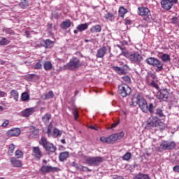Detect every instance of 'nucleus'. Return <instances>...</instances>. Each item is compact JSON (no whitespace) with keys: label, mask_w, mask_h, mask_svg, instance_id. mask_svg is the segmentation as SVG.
I'll list each match as a JSON object with an SVG mask.
<instances>
[{"label":"nucleus","mask_w":179,"mask_h":179,"mask_svg":"<svg viewBox=\"0 0 179 179\" xmlns=\"http://www.w3.org/2000/svg\"><path fill=\"white\" fill-rule=\"evenodd\" d=\"M10 94L13 97L14 100H15V101H19V92H17L16 90H11Z\"/></svg>","instance_id":"a878e982"},{"label":"nucleus","mask_w":179,"mask_h":179,"mask_svg":"<svg viewBox=\"0 0 179 179\" xmlns=\"http://www.w3.org/2000/svg\"><path fill=\"white\" fill-rule=\"evenodd\" d=\"M162 8L165 10H170L173 8V1L170 0H162L161 1Z\"/></svg>","instance_id":"4468645a"},{"label":"nucleus","mask_w":179,"mask_h":179,"mask_svg":"<svg viewBox=\"0 0 179 179\" xmlns=\"http://www.w3.org/2000/svg\"><path fill=\"white\" fill-rule=\"evenodd\" d=\"M10 43V41L6 38L0 37V45H8Z\"/></svg>","instance_id":"7c9ffc66"},{"label":"nucleus","mask_w":179,"mask_h":179,"mask_svg":"<svg viewBox=\"0 0 179 179\" xmlns=\"http://www.w3.org/2000/svg\"><path fill=\"white\" fill-rule=\"evenodd\" d=\"M45 150L48 152V153H54L55 152V147H54V145L47 143H45Z\"/></svg>","instance_id":"aec40b11"},{"label":"nucleus","mask_w":179,"mask_h":179,"mask_svg":"<svg viewBox=\"0 0 179 179\" xmlns=\"http://www.w3.org/2000/svg\"><path fill=\"white\" fill-rule=\"evenodd\" d=\"M40 145H42L43 148H45V137H42L40 141Z\"/></svg>","instance_id":"de8ad7c7"},{"label":"nucleus","mask_w":179,"mask_h":179,"mask_svg":"<svg viewBox=\"0 0 179 179\" xmlns=\"http://www.w3.org/2000/svg\"><path fill=\"white\" fill-rule=\"evenodd\" d=\"M122 80H124V82H127V83H129V82H131V78L128 76L122 77Z\"/></svg>","instance_id":"a18cd8bd"},{"label":"nucleus","mask_w":179,"mask_h":179,"mask_svg":"<svg viewBox=\"0 0 179 179\" xmlns=\"http://www.w3.org/2000/svg\"><path fill=\"white\" fill-rule=\"evenodd\" d=\"M132 104L135 106H139L143 113H148V111L151 113V114L153 113V103L148 105L146 99L139 95L133 97Z\"/></svg>","instance_id":"f257e3e1"},{"label":"nucleus","mask_w":179,"mask_h":179,"mask_svg":"<svg viewBox=\"0 0 179 179\" xmlns=\"http://www.w3.org/2000/svg\"><path fill=\"white\" fill-rule=\"evenodd\" d=\"M90 128L91 129H94V127H93V126H90Z\"/></svg>","instance_id":"0e129e2a"},{"label":"nucleus","mask_w":179,"mask_h":179,"mask_svg":"<svg viewBox=\"0 0 179 179\" xmlns=\"http://www.w3.org/2000/svg\"><path fill=\"white\" fill-rule=\"evenodd\" d=\"M172 22H173V23H177V17H173L172 19Z\"/></svg>","instance_id":"13d9d810"},{"label":"nucleus","mask_w":179,"mask_h":179,"mask_svg":"<svg viewBox=\"0 0 179 179\" xmlns=\"http://www.w3.org/2000/svg\"><path fill=\"white\" fill-rule=\"evenodd\" d=\"M20 135V129L14 128L7 131V136H19Z\"/></svg>","instance_id":"f3484780"},{"label":"nucleus","mask_w":179,"mask_h":179,"mask_svg":"<svg viewBox=\"0 0 179 179\" xmlns=\"http://www.w3.org/2000/svg\"><path fill=\"white\" fill-rule=\"evenodd\" d=\"M78 31H79V30H78V29H77V30H76H76H74V33H75V34H78Z\"/></svg>","instance_id":"e2e57ef3"},{"label":"nucleus","mask_w":179,"mask_h":179,"mask_svg":"<svg viewBox=\"0 0 179 179\" xmlns=\"http://www.w3.org/2000/svg\"><path fill=\"white\" fill-rule=\"evenodd\" d=\"M54 97V92L50 91L45 96V99H52Z\"/></svg>","instance_id":"c03bdc74"},{"label":"nucleus","mask_w":179,"mask_h":179,"mask_svg":"<svg viewBox=\"0 0 179 179\" xmlns=\"http://www.w3.org/2000/svg\"><path fill=\"white\" fill-rule=\"evenodd\" d=\"M69 157V152L68 151L63 152L59 154V160L60 162H65L66 159Z\"/></svg>","instance_id":"412c9836"},{"label":"nucleus","mask_w":179,"mask_h":179,"mask_svg":"<svg viewBox=\"0 0 179 179\" xmlns=\"http://www.w3.org/2000/svg\"><path fill=\"white\" fill-rule=\"evenodd\" d=\"M117 47H119V48H120V45H117Z\"/></svg>","instance_id":"338daca9"},{"label":"nucleus","mask_w":179,"mask_h":179,"mask_svg":"<svg viewBox=\"0 0 179 179\" xmlns=\"http://www.w3.org/2000/svg\"><path fill=\"white\" fill-rule=\"evenodd\" d=\"M124 135L125 134L123 131H121L120 133L109 136V143H114L116 141L122 139Z\"/></svg>","instance_id":"9b49d317"},{"label":"nucleus","mask_w":179,"mask_h":179,"mask_svg":"<svg viewBox=\"0 0 179 179\" xmlns=\"http://www.w3.org/2000/svg\"><path fill=\"white\" fill-rule=\"evenodd\" d=\"M119 93L122 97H127L131 94V87L127 85H121L119 86Z\"/></svg>","instance_id":"39448f33"},{"label":"nucleus","mask_w":179,"mask_h":179,"mask_svg":"<svg viewBox=\"0 0 179 179\" xmlns=\"http://www.w3.org/2000/svg\"><path fill=\"white\" fill-rule=\"evenodd\" d=\"M8 125H9V120H6L3 122L1 127H3V128H6Z\"/></svg>","instance_id":"8fccbe9b"},{"label":"nucleus","mask_w":179,"mask_h":179,"mask_svg":"<svg viewBox=\"0 0 179 179\" xmlns=\"http://www.w3.org/2000/svg\"><path fill=\"white\" fill-rule=\"evenodd\" d=\"M58 171V168H55V167H52V166H47L45 167V171Z\"/></svg>","instance_id":"a19ab883"},{"label":"nucleus","mask_w":179,"mask_h":179,"mask_svg":"<svg viewBox=\"0 0 179 179\" xmlns=\"http://www.w3.org/2000/svg\"><path fill=\"white\" fill-rule=\"evenodd\" d=\"M25 34H26L27 37H29V36H30V33L28 31H25Z\"/></svg>","instance_id":"052dcab7"},{"label":"nucleus","mask_w":179,"mask_h":179,"mask_svg":"<svg viewBox=\"0 0 179 179\" xmlns=\"http://www.w3.org/2000/svg\"><path fill=\"white\" fill-rule=\"evenodd\" d=\"M19 6L22 9H26V8L29 6V0H22V1L19 3Z\"/></svg>","instance_id":"c85d7f7f"},{"label":"nucleus","mask_w":179,"mask_h":179,"mask_svg":"<svg viewBox=\"0 0 179 179\" xmlns=\"http://www.w3.org/2000/svg\"><path fill=\"white\" fill-rule=\"evenodd\" d=\"M126 24H131V20H126Z\"/></svg>","instance_id":"bf43d9fd"},{"label":"nucleus","mask_w":179,"mask_h":179,"mask_svg":"<svg viewBox=\"0 0 179 179\" xmlns=\"http://www.w3.org/2000/svg\"><path fill=\"white\" fill-rule=\"evenodd\" d=\"M129 59L131 62L138 64V62H141L142 59H143V57H142V55H141V54L136 52L131 53L129 56Z\"/></svg>","instance_id":"6e6552de"},{"label":"nucleus","mask_w":179,"mask_h":179,"mask_svg":"<svg viewBox=\"0 0 179 179\" xmlns=\"http://www.w3.org/2000/svg\"><path fill=\"white\" fill-rule=\"evenodd\" d=\"M47 134L48 136H53V138H59L62 135V131L52 127V124H50L49 127L48 128Z\"/></svg>","instance_id":"7ed1b4c3"},{"label":"nucleus","mask_w":179,"mask_h":179,"mask_svg":"<svg viewBox=\"0 0 179 179\" xmlns=\"http://www.w3.org/2000/svg\"><path fill=\"white\" fill-rule=\"evenodd\" d=\"M41 68V62H38L36 66H35V69H40Z\"/></svg>","instance_id":"864d4df0"},{"label":"nucleus","mask_w":179,"mask_h":179,"mask_svg":"<svg viewBox=\"0 0 179 179\" xmlns=\"http://www.w3.org/2000/svg\"><path fill=\"white\" fill-rule=\"evenodd\" d=\"M118 13H119V16L120 17H122V19H124L126 13H128V10L125 9L124 6H121L119 8Z\"/></svg>","instance_id":"5701e85b"},{"label":"nucleus","mask_w":179,"mask_h":179,"mask_svg":"<svg viewBox=\"0 0 179 179\" xmlns=\"http://www.w3.org/2000/svg\"><path fill=\"white\" fill-rule=\"evenodd\" d=\"M147 64L148 65H152V66H155L157 68V71H162L163 69V63L160 62V60L155 58L150 57L146 59Z\"/></svg>","instance_id":"f03ea898"},{"label":"nucleus","mask_w":179,"mask_h":179,"mask_svg":"<svg viewBox=\"0 0 179 179\" xmlns=\"http://www.w3.org/2000/svg\"><path fill=\"white\" fill-rule=\"evenodd\" d=\"M30 132L32 134V135H38V129H36L34 126H31Z\"/></svg>","instance_id":"4c0bfd02"},{"label":"nucleus","mask_w":179,"mask_h":179,"mask_svg":"<svg viewBox=\"0 0 179 179\" xmlns=\"http://www.w3.org/2000/svg\"><path fill=\"white\" fill-rule=\"evenodd\" d=\"M113 70L119 75H125V71L118 66H113Z\"/></svg>","instance_id":"c756f323"},{"label":"nucleus","mask_w":179,"mask_h":179,"mask_svg":"<svg viewBox=\"0 0 179 179\" xmlns=\"http://www.w3.org/2000/svg\"><path fill=\"white\" fill-rule=\"evenodd\" d=\"M85 163L90 166H94V157H85Z\"/></svg>","instance_id":"bb28decb"},{"label":"nucleus","mask_w":179,"mask_h":179,"mask_svg":"<svg viewBox=\"0 0 179 179\" xmlns=\"http://www.w3.org/2000/svg\"><path fill=\"white\" fill-rule=\"evenodd\" d=\"M156 114L159 117H164V114L163 113V110H162V109H157Z\"/></svg>","instance_id":"49530a36"},{"label":"nucleus","mask_w":179,"mask_h":179,"mask_svg":"<svg viewBox=\"0 0 179 179\" xmlns=\"http://www.w3.org/2000/svg\"><path fill=\"white\" fill-rule=\"evenodd\" d=\"M46 48H52L54 47V41L49 39L45 41Z\"/></svg>","instance_id":"f704fd0d"},{"label":"nucleus","mask_w":179,"mask_h":179,"mask_svg":"<svg viewBox=\"0 0 179 179\" xmlns=\"http://www.w3.org/2000/svg\"><path fill=\"white\" fill-rule=\"evenodd\" d=\"M134 179H150V178L146 174L139 173L134 177Z\"/></svg>","instance_id":"2f4dec72"},{"label":"nucleus","mask_w":179,"mask_h":179,"mask_svg":"<svg viewBox=\"0 0 179 179\" xmlns=\"http://www.w3.org/2000/svg\"><path fill=\"white\" fill-rule=\"evenodd\" d=\"M160 146L164 150H170L174 149V148H176V144L174 143V142L170 143V142H167V141H164L161 143Z\"/></svg>","instance_id":"ddd939ff"},{"label":"nucleus","mask_w":179,"mask_h":179,"mask_svg":"<svg viewBox=\"0 0 179 179\" xmlns=\"http://www.w3.org/2000/svg\"><path fill=\"white\" fill-rule=\"evenodd\" d=\"M91 33H100L101 31V26L100 25H95L91 27L90 29Z\"/></svg>","instance_id":"b1692460"},{"label":"nucleus","mask_w":179,"mask_h":179,"mask_svg":"<svg viewBox=\"0 0 179 179\" xmlns=\"http://www.w3.org/2000/svg\"><path fill=\"white\" fill-rule=\"evenodd\" d=\"M138 15H139V16H143L144 17L149 18L152 16V13H150V10L147 7L142 6L138 8Z\"/></svg>","instance_id":"0eeeda50"},{"label":"nucleus","mask_w":179,"mask_h":179,"mask_svg":"<svg viewBox=\"0 0 179 179\" xmlns=\"http://www.w3.org/2000/svg\"><path fill=\"white\" fill-rule=\"evenodd\" d=\"M155 80H156V75L152 72H149L147 76V82L148 85H150L155 89H159V85Z\"/></svg>","instance_id":"423d86ee"},{"label":"nucleus","mask_w":179,"mask_h":179,"mask_svg":"<svg viewBox=\"0 0 179 179\" xmlns=\"http://www.w3.org/2000/svg\"><path fill=\"white\" fill-rule=\"evenodd\" d=\"M87 27H89L87 23L81 24L77 27V30H78V31H85V30H87Z\"/></svg>","instance_id":"393cba45"},{"label":"nucleus","mask_w":179,"mask_h":179,"mask_svg":"<svg viewBox=\"0 0 179 179\" xmlns=\"http://www.w3.org/2000/svg\"><path fill=\"white\" fill-rule=\"evenodd\" d=\"M103 162V158L100 157H94V166H97V164H100Z\"/></svg>","instance_id":"72a5a7b5"},{"label":"nucleus","mask_w":179,"mask_h":179,"mask_svg":"<svg viewBox=\"0 0 179 179\" xmlns=\"http://www.w3.org/2000/svg\"><path fill=\"white\" fill-rule=\"evenodd\" d=\"M71 24H72V22H71L70 20H67L62 22L60 26H61L62 29H69V27H71Z\"/></svg>","instance_id":"4be33fe9"},{"label":"nucleus","mask_w":179,"mask_h":179,"mask_svg":"<svg viewBox=\"0 0 179 179\" xmlns=\"http://www.w3.org/2000/svg\"><path fill=\"white\" fill-rule=\"evenodd\" d=\"M100 141L102 142V143H110L109 137L101 136L100 138Z\"/></svg>","instance_id":"ea45409f"},{"label":"nucleus","mask_w":179,"mask_h":179,"mask_svg":"<svg viewBox=\"0 0 179 179\" xmlns=\"http://www.w3.org/2000/svg\"><path fill=\"white\" fill-rule=\"evenodd\" d=\"M106 52H107V48H106V46H103L99 50H98L96 57V58H103V57L106 55Z\"/></svg>","instance_id":"a211bd4d"},{"label":"nucleus","mask_w":179,"mask_h":179,"mask_svg":"<svg viewBox=\"0 0 179 179\" xmlns=\"http://www.w3.org/2000/svg\"><path fill=\"white\" fill-rule=\"evenodd\" d=\"M52 69V64L51 62H47L45 63V71H51Z\"/></svg>","instance_id":"79ce46f5"},{"label":"nucleus","mask_w":179,"mask_h":179,"mask_svg":"<svg viewBox=\"0 0 179 179\" xmlns=\"http://www.w3.org/2000/svg\"><path fill=\"white\" fill-rule=\"evenodd\" d=\"M29 78H33V75H28Z\"/></svg>","instance_id":"69168bd1"},{"label":"nucleus","mask_w":179,"mask_h":179,"mask_svg":"<svg viewBox=\"0 0 179 179\" xmlns=\"http://www.w3.org/2000/svg\"><path fill=\"white\" fill-rule=\"evenodd\" d=\"M157 57L162 61V62H170L171 58L167 53L159 52Z\"/></svg>","instance_id":"dca6fc26"},{"label":"nucleus","mask_w":179,"mask_h":179,"mask_svg":"<svg viewBox=\"0 0 179 179\" xmlns=\"http://www.w3.org/2000/svg\"><path fill=\"white\" fill-rule=\"evenodd\" d=\"M73 115L74 116V120L76 121H78V118H79V110H78V108H74L73 109Z\"/></svg>","instance_id":"473e14b6"},{"label":"nucleus","mask_w":179,"mask_h":179,"mask_svg":"<svg viewBox=\"0 0 179 179\" xmlns=\"http://www.w3.org/2000/svg\"><path fill=\"white\" fill-rule=\"evenodd\" d=\"M168 98L169 91H167L166 89L161 90L157 93V99H158V100H160L161 101H166Z\"/></svg>","instance_id":"1a4fd4ad"},{"label":"nucleus","mask_w":179,"mask_h":179,"mask_svg":"<svg viewBox=\"0 0 179 179\" xmlns=\"http://www.w3.org/2000/svg\"><path fill=\"white\" fill-rule=\"evenodd\" d=\"M148 124L149 125H151V127H162L163 122H162V120L159 119L157 117H151L148 120Z\"/></svg>","instance_id":"9d476101"},{"label":"nucleus","mask_w":179,"mask_h":179,"mask_svg":"<svg viewBox=\"0 0 179 179\" xmlns=\"http://www.w3.org/2000/svg\"><path fill=\"white\" fill-rule=\"evenodd\" d=\"M40 173H41V174H45V166H43L41 168Z\"/></svg>","instance_id":"3c124183"},{"label":"nucleus","mask_w":179,"mask_h":179,"mask_svg":"<svg viewBox=\"0 0 179 179\" xmlns=\"http://www.w3.org/2000/svg\"><path fill=\"white\" fill-rule=\"evenodd\" d=\"M36 113V109L34 108H28L24 109L20 113L22 117H29L30 115H33Z\"/></svg>","instance_id":"f8f14e48"},{"label":"nucleus","mask_w":179,"mask_h":179,"mask_svg":"<svg viewBox=\"0 0 179 179\" xmlns=\"http://www.w3.org/2000/svg\"><path fill=\"white\" fill-rule=\"evenodd\" d=\"M0 179H5V178H0Z\"/></svg>","instance_id":"774afa93"},{"label":"nucleus","mask_w":179,"mask_h":179,"mask_svg":"<svg viewBox=\"0 0 179 179\" xmlns=\"http://www.w3.org/2000/svg\"><path fill=\"white\" fill-rule=\"evenodd\" d=\"M114 15L111 13H108L106 15L105 17L106 19H111L112 17H113Z\"/></svg>","instance_id":"09e8293b"},{"label":"nucleus","mask_w":179,"mask_h":179,"mask_svg":"<svg viewBox=\"0 0 179 179\" xmlns=\"http://www.w3.org/2000/svg\"><path fill=\"white\" fill-rule=\"evenodd\" d=\"M10 163L11 166H13V167L20 168V167H22V161L16 159V157H14L10 159Z\"/></svg>","instance_id":"2eb2a0df"},{"label":"nucleus","mask_w":179,"mask_h":179,"mask_svg":"<svg viewBox=\"0 0 179 179\" xmlns=\"http://www.w3.org/2000/svg\"><path fill=\"white\" fill-rule=\"evenodd\" d=\"M32 155L34 157H36V159H40L41 156V151L40 150V148L38 147H34L32 150Z\"/></svg>","instance_id":"6ab92c4d"},{"label":"nucleus","mask_w":179,"mask_h":179,"mask_svg":"<svg viewBox=\"0 0 179 179\" xmlns=\"http://www.w3.org/2000/svg\"><path fill=\"white\" fill-rule=\"evenodd\" d=\"M21 100L22 101H29L30 100V96L29 95V93L24 92L21 95Z\"/></svg>","instance_id":"cd10ccee"},{"label":"nucleus","mask_w":179,"mask_h":179,"mask_svg":"<svg viewBox=\"0 0 179 179\" xmlns=\"http://www.w3.org/2000/svg\"><path fill=\"white\" fill-rule=\"evenodd\" d=\"M173 171H176V173L179 172V166H176L173 167Z\"/></svg>","instance_id":"6e6d98bb"},{"label":"nucleus","mask_w":179,"mask_h":179,"mask_svg":"<svg viewBox=\"0 0 179 179\" xmlns=\"http://www.w3.org/2000/svg\"><path fill=\"white\" fill-rule=\"evenodd\" d=\"M118 124H120V122L112 124L110 129H113V128H115V127H117V125H118Z\"/></svg>","instance_id":"5fc2aeb1"},{"label":"nucleus","mask_w":179,"mask_h":179,"mask_svg":"<svg viewBox=\"0 0 179 179\" xmlns=\"http://www.w3.org/2000/svg\"><path fill=\"white\" fill-rule=\"evenodd\" d=\"M82 64H80V61H79V59L76 57H73L69 64H66L67 69H77V68H79Z\"/></svg>","instance_id":"20e7f679"},{"label":"nucleus","mask_w":179,"mask_h":179,"mask_svg":"<svg viewBox=\"0 0 179 179\" xmlns=\"http://www.w3.org/2000/svg\"><path fill=\"white\" fill-rule=\"evenodd\" d=\"M5 107H6V104L5 103V102L1 101L0 103V113H2V111L5 110Z\"/></svg>","instance_id":"37998d69"},{"label":"nucleus","mask_w":179,"mask_h":179,"mask_svg":"<svg viewBox=\"0 0 179 179\" xmlns=\"http://www.w3.org/2000/svg\"><path fill=\"white\" fill-rule=\"evenodd\" d=\"M14 151H15V144H10L8 150V155L10 156H13Z\"/></svg>","instance_id":"c9c22d12"},{"label":"nucleus","mask_w":179,"mask_h":179,"mask_svg":"<svg viewBox=\"0 0 179 179\" xmlns=\"http://www.w3.org/2000/svg\"><path fill=\"white\" fill-rule=\"evenodd\" d=\"M23 156H24V154L22 150H17L15 151V157H17V159H22L23 158Z\"/></svg>","instance_id":"e433bc0d"},{"label":"nucleus","mask_w":179,"mask_h":179,"mask_svg":"<svg viewBox=\"0 0 179 179\" xmlns=\"http://www.w3.org/2000/svg\"><path fill=\"white\" fill-rule=\"evenodd\" d=\"M46 120H51V114L46 115Z\"/></svg>","instance_id":"4d7b16f0"},{"label":"nucleus","mask_w":179,"mask_h":179,"mask_svg":"<svg viewBox=\"0 0 179 179\" xmlns=\"http://www.w3.org/2000/svg\"><path fill=\"white\" fill-rule=\"evenodd\" d=\"M131 157H132V154H131V152H127L122 157V160H126L127 162H128V160H131Z\"/></svg>","instance_id":"58836bf2"},{"label":"nucleus","mask_w":179,"mask_h":179,"mask_svg":"<svg viewBox=\"0 0 179 179\" xmlns=\"http://www.w3.org/2000/svg\"><path fill=\"white\" fill-rule=\"evenodd\" d=\"M8 96V94L3 91L0 92V97H5Z\"/></svg>","instance_id":"603ef678"},{"label":"nucleus","mask_w":179,"mask_h":179,"mask_svg":"<svg viewBox=\"0 0 179 179\" xmlns=\"http://www.w3.org/2000/svg\"><path fill=\"white\" fill-rule=\"evenodd\" d=\"M62 143H66V141H65V139H62L61 140Z\"/></svg>","instance_id":"680f3d73"}]
</instances>
